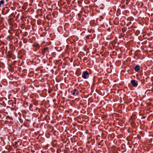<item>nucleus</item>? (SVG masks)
<instances>
[{
  "mask_svg": "<svg viewBox=\"0 0 153 153\" xmlns=\"http://www.w3.org/2000/svg\"><path fill=\"white\" fill-rule=\"evenodd\" d=\"M89 76V74L87 71H85L83 72L82 75V77L85 79L88 78Z\"/></svg>",
  "mask_w": 153,
  "mask_h": 153,
  "instance_id": "1",
  "label": "nucleus"
},
{
  "mask_svg": "<svg viewBox=\"0 0 153 153\" xmlns=\"http://www.w3.org/2000/svg\"><path fill=\"white\" fill-rule=\"evenodd\" d=\"M4 1H3V0H1L0 1V5L3 4L4 3Z\"/></svg>",
  "mask_w": 153,
  "mask_h": 153,
  "instance_id": "5",
  "label": "nucleus"
},
{
  "mask_svg": "<svg viewBox=\"0 0 153 153\" xmlns=\"http://www.w3.org/2000/svg\"><path fill=\"white\" fill-rule=\"evenodd\" d=\"M131 83L132 85L134 87H136L138 85L137 81L135 79L132 80L131 81Z\"/></svg>",
  "mask_w": 153,
  "mask_h": 153,
  "instance_id": "2",
  "label": "nucleus"
},
{
  "mask_svg": "<svg viewBox=\"0 0 153 153\" xmlns=\"http://www.w3.org/2000/svg\"><path fill=\"white\" fill-rule=\"evenodd\" d=\"M79 93V92L76 89H75L74 90V91L72 93V94L75 96L77 95Z\"/></svg>",
  "mask_w": 153,
  "mask_h": 153,
  "instance_id": "3",
  "label": "nucleus"
},
{
  "mask_svg": "<svg viewBox=\"0 0 153 153\" xmlns=\"http://www.w3.org/2000/svg\"><path fill=\"white\" fill-rule=\"evenodd\" d=\"M140 65H136L134 68L135 71L136 72H138V71L140 70Z\"/></svg>",
  "mask_w": 153,
  "mask_h": 153,
  "instance_id": "4",
  "label": "nucleus"
}]
</instances>
